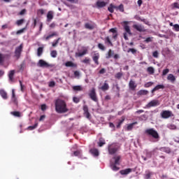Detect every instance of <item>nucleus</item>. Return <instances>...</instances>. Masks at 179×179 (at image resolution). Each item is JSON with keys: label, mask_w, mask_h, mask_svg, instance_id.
Returning a JSON list of instances; mask_svg holds the SVG:
<instances>
[{"label": "nucleus", "mask_w": 179, "mask_h": 179, "mask_svg": "<svg viewBox=\"0 0 179 179\" xmlns=\"http://www.w3.org/2000/svg\"><path fill=\"white\" fill-rule=\"evenodd\" d=\"M115 78L116 79H121V78H122V73H120V72L117 73L115 74Z\"/></svg>", "instance_id": "nucleus-50"}, {"label": "nucleus", "mask_w": 179, "mask_h": 179, "mask_svg": "<svg viewBox=\"0 0 179 179\" xmlns=\"http://www.w3.org/2000/svg\"><path fill=\"white\" fill-rule=\"evenodd\" d=\"M125 121V117H122V120H119L118 124L116 126V128L119 129L121 128V125H122V123Z\"/></svg>", "instance_id": "nucleus-31"}, {"label": "nucleus", "mask_w": 179, "mask_h": 179, "mask_svg": "<svg viewBox=\"0 0 179 179\" xmlns=\"http://www.w3.org/2000/svg\"><path fill=\"white\" fill-rule=\"evenodd\" d=\"M73 101L74 103H76V104H78V103H79V101H80V98L74 96V97L73 98Z\"/></svg>", "instance_id": "nucleus-53"}, {"label": "nucleus", "mask_w": 179, "mask_h": 179, "mask_svg": "<svg viewBox=\"0 0 179 179\" xmlns=\"http://www.w3.org/2000/svg\"><path fill=\"white\" fill-rule=\"evenodd\" d=\"M85 29H87L88 30H93V29H94V24H92L90 23H85Z\"/></svg>", "instance_id": "nucleus-26"}, {"label": "nucleus", "mask_w": 179, "mask_h": 179, "mask_svg": "<svg viewBox=\"0 0 179 179\" xmlns=\"http://www.w3.org/2000/svg\"><path fill=\"white\" fill-rule=\"evenodd\" d=\"M109 33L117 34V28H112L109 29Z\"/></svg>", "instance_id": "nucleus-60"}, {"label": "nucleus", "mask_w": 179, "mask_h": 179, "mask_svg": "<svg viewBox=\"0 0 179 179\" xmlns=\"http://www.w3.org/2000/svg\"><path fill=\"white\" fill-rule=\"evenodd\" d=\"M6 57V55H3L2 53H0V64H3L5 62V57Z\"/></svg>", "instance_id": "nucleus-40"}, {"label": "nucleus", "mask_w": 179, "mask_h": 179, "mask_svg": "<svg viewBox=\"0 0 179 179\" xmlns=\"http://www.w3.org/2000/svg\"><path fill=\"white\" fill-rule=\"evenodd\" d=\"M89 96L92 100V101H94L95 103H97L99 101V99L97 98V94L96 93V90L94 88H92V90L89 93Z\"/></svg>", "instance_id": "nucleus-7"}, {"label": "nucleus", "mask_w": 179, "mask_h": 179, "mask_svg": "<svg viewBox=\"0 0 179 179\" xmlns=\"http://www.w3.org/2000/svg\"><path fill=\"white\" fill-rule=\"evenodd\" d=\"M116 9L120 10V12H124V5L120 4V6H116Z\"/></svg>", "instance_id": "nucleus-49"}, {"label": "nucleus", "mask_w": 179, "mask_h": 179, "mask_svg": "<svg viewBox=\"0 0 179 179\" xmlns=\"http://www.w3.org/2000/svg\"><path fill=\"white\" fill-rule=\"evenodd\" d=\"M147 72H148L150 75H153V73H155V69L152 66H150L147 69Z\"/></svg>", "instance_id": "nucleus-38"}, {"label": "nucleus", "mask_w": 179, "mask_h": 179, "mask_svg": "<svg viewBox=\"0 0 179 179\" xmlns=\"http://www.w3.org/2000/svg\"><path fill=\"white\" fill-rule=\"evenodd\" d=\"M101 89L103 92H106V90H108V89H110V86H108V84H107V83H104L103 85L101 87Z\"/></svg>", "instance_id": "nucleus-33"}, {"label": "nucleus", "mask_w": 179, "mask_h": 179, "mask_svg": "<svg viewBox=\"0 0 179 179\" xmlns=\"http://www.w3.org/2000/svg\"><path fill=\"white\" fill-rule=\"evenodd\" d=\"M171 6L172 9H179V3L177 2L172 3Z\"/></svg>", "instance_id": "nucleus-47"}, {"label": "nucleus", "mask_w": 179, "mask_h": 179, "mask_svg": "<svg viewBox=\"0 0 179 179\" xmlns=\"http://www.w3.org/2000/svg\"><path fill=\"white\" fill-rule=\"evenodd\" d=\"M37 15H44V10L43 9H38L37 10Z\"/></svg>", "instance_id": "nucleus-54"}, {"label": "nucleus", "mask_w": 179, "mask_h": 179, "mask_svg": "<svg viewBox=\"0 0 179 179\" xmlns=\"http://www.w3.org/2000/svg\"><path fill=\"white\" fill-rule=\"evenodd\" d=\"M24 23V19L18 20L16 22V24L17 26H21V24H23Z\"/></svg>", "instance_id": "nucleus-48"}, {"label": "nucleus", "mask_w": 179, "mask_h": 179, "mask_svg": "<svg viewBox=\"0 0 179 179\" xmlns=\"http://www.w3.org/2000/svg\"><path fill=\"white\" fill-rule=\"evenodd\" d=\"M22 51H23V44H20V45L15 48V57H16L17 59H19V58H20V55H22Z\"/></svg>", "instance_id": "nucleus-9"}, {"label": "nucleus", "mask_w": 179, "mask_h": 179, "mask_svg": "<svg viewBox=\"0 0 179 179\" xmlns=\"http://www.w3.org/2000/svg\"><path fill=\"white\" fill-rule=\"evenodd\" d=\"M38 66L41 68H50V65L43 59H40L38 63Z\"/></svg>", "instance_id": "nucleus-10"}, {"label": "nucleus", "mask_w": 179, "mask_h": 179, "mask_svg": "<svg viewBox=\"0 0 179 179\" xmlns=\"http://www.w3.org/2000/svg\"><path fill=\"white\" fill-rule=\"evenodd\" d=\"M11 101H13V103L15 104V106H16L17 107L18 102H17V99L16 97L11 98Z\"/></svg>", "instance_id": "nucleus-52"}, {"label": "nucleus", "mask_w": 179, "mask_h": 179, "mask_svg": "<svg viewBox=\"0 0 179 179\" xmlns=\"http://www.w3.org/2000/svg\"><path fill=\"white\" fill-rule=\"evenodd\" d=\"M134 29H135L136 30H137V31H145L146 30L145 29V27L142 26V25H138V24H134L133 25Z\"/></svg>", "instance_id": "nucleus-14"}, {"label": "nucleus", "mask_w": 179, "mask_h": 179, "mask_svg": "<svg viewBox=\"0 0 179 179\" xmlns=\"http://www.w3.org/2000/svg\"><path fill=\"white\" fill-rule=\"evenodd\" d=\"M0 95L4 100L8 99V93H6V91L4 90H0Z\"/></svg>", "instance_id": "nucleus-19"}, {"label": "nucleus", "mask_w": 179, "mask_h": 179, "mask_svg": "<svg viewBox=\"0 0 179 179\" xmlns=\"http://www.w3.org/2000/svg\"><path fill=\"white\" fill-rule=\"evenodd\" d=\"M112 170L113 171H118V170H120V168L117 167L115 164H112L111 166H110Z\"/></svg>", "instance_id": "nucleus-45"}, {"label": "nucleus", "mask_w": 179, "mask_h": 179, "mask_svg": "<svg viewBox=\"0 0 179 179\" xmlns=\"http://www.w3.org/2000/svg\"><path fill=\"white\" fill-rule=\"evenodd\" d=\"M113 159H115V164H120V160H121V157L120 155L114 157Z\"/></svg>", "instance_id": "nucleus-37"}, {"label": "nucleus", "mask_w": 179, "mask_h": 179, "mask_svg": "<svg viewBox=\"0 0 179 179\" xmlns=\"http://www.w3.org/2000/svg\"><path fill=\"white\" fill-rule=\"evenodd\" d=\"M55 110L57 113L60 114L62 113H66L68 109L66 108V103L62 99H57L55 101Z\"/></svg>", "instance_id": "nucleus-1"}, {"label": "nucleus", "mask_w": 179, "mask_h": 179, "mask_svg": "<svg viewBox=\"0 0 179 179\" xmlns=\"http://www.w3.org/2000/svg\"><path fill=\"white\" fill-rule=\"evenodd\" d=\"M146 157H147L148 159L152 158V152H146Z\"/></svg>", "instance_id": "nucleus-63"}, {"label": "nucleus", "mask_w": 179, "mask_h": 179, "mask_svg": "<svg viewBox=\"0 0 179 179\" xmlns=\"http://www.w3.org/2000/svg\"><path fill=\"white\" fill-rule=\"evenodd\" d=\"M105 43L106 44H109V45H110V47H113L114 45L113 44V42H111V39H110V36H106L105 38Z\"/></svg>", "instance_id": "nucleus-30"}, {"label": "nucleus", "mask_w": 179, "mask_h": 179, "mask_svg": "<svg viewBox=\"0 0 179 179\" xmlns=\"http://www.w3.org/2000/svg\"><path fill=\"white\" fill-rule=\"evenodd\" d=\"M13 76H15V70H11L8 73V79L10 82H13Z\"/></svg>", "instance_id": "nucleus-23"}, {"label": "nucleus", "mask_w": 179, "mask_h": 179, "mask_svg": "<svg viewBox=\"0 0 179 179\" xmlns=\"http://www.w3.org/2000/svg\"><path fill=\"white\" fill-rule=\"evenodd\" d=\"M160 151H161V152H165L166 153H170V152H171V151L170 150V148H167V147L161 148H160Z\"/></svg>", "instance_id": "nucleus-35"}, {"label": "nucleus", "mask_w": 179, "mask_h": 179, "mask_svg": "<svg viewBox=\"0 0 179 179\" xmlns=\"http://www.w3.org/2000/svg\"><path fill=\"white\" fill-rule=\"evenodd\" d=\"M55 86V82L54 81H50L49 83V87H54Z\"/></svg>", "instance_id": "nucleus-64"}, {"label": "nucleus", "mask_w": 179, "mask_h": 179, "mask_svg": "<svg viewBox=\"0 0 179 179\" xmlns=\"http://www.w3.org/2000/svg\"><path fill=\"white\" fill-rule=\"evenodd\" d=\"M100 58V54L95 53L94 56L92 57V59L96 65H99V59Z\"/></svg>", "instance_id": "nucleus-16"}, {"label": "nucleus", "mask_w": 179, "mask_h": 179, "mask_svg": "<svg viewBox=\"0 0 179 179\" xmlns=\"http://www.w3.org/2000/svg\"><path fill=\"white\" fill-rule=\"evenodd\" d=\"M58 36V33L55 31V32H52V34H49L48 36H44L43 37V40H45V41H48V40L50 38H52V37H55Z\"/></svg>", "instance_id": "nucleus-12"}, {"label": "nucleus", "mask_w": 179, "mask_h": 179, "mask_svg": "<svg viewBox=\"0 0 179 179\" xmlns=\"http://www.w3.org/2000/svg\"><path fill=\"white\" fill-rule=\"evenodd\" d=\"M80 150H76L73 152V154L72 155V156H80Z\"/></svg>", "instance_id": "nucleus-57"}, {"label": "nucleus", "mask_w": 179, "mask_h": 179, "mask_svg": "<svg viewBox=\"0 0 179 179\" xmlns=\"http://www.w3.org/2000/svg\"><path fill=\"white\" fill-rule=\"evenodd\" d=\"M73 90H74V92H82V90H83V89L82 88V86L80 85H76L73 87Z\"/></svg>", "instance_id": "nucleus-28"}, {"label": "nucleus", "mask_w": 179, "mask_h": 179, "mask_svg": "<svg viewBox=\"0 0 179 179\" xmlns=\"http://www.w3.org/2000/svg\"><path fill=\"white\" fill-rule=\"evenodd\" d=\"M117 6H114V4L110 3L109 7L108 8V10L110 13H114V9H116Z\"/></svg>", "instance_id": "nucleus-25"}, {"label": "nucleus", "mask_w": 179, "mask_h": 179, "mask_svg": "<svg viewBox=\"0 0 179 179\" xmlns=\"http://www.w3.org/2000/svg\"><path fill=\"white\" fill-rule=\"evenodd\" d=\"M83 111L85 117H86L87 120H91L92 117H90V113H89V108L87 107V106L85 105L83 106Z\"/></svg>", "instance_id": "nucleus-11"}, {"label": "nucleus", "mask_w": 179, "mask_h": 179, "mask_svg": "<svg viewBox=\"0 0 179 179\" xmlns=\"http://www.w3.org/2000/svg\"><path fill=\"white\" fill-rule=\"evenodd\" d=\"M98 145H99V148H101L103 145H106V141L103 140V138H99Z\"/></svg>", "instance_id": "nucleus-34"}, {"label": "nucleus", "mask_w": 179, "mask_h": 179, "mask_svg": "<svg viewBox=\"0 0 179 179\" xmlns=\"http://www.w3.org/2000/svg\"><path fill=\"white\" fill-rule=\"evenodd\" d=\"M160 89H164V85H157V86L155 87L151 91L152 93H155V92L157 90H160Z\"/></svg>", "instance_id": "nucleus-21"}, {"label": "nucleus", "mask_w": 179, "mask_h": 179, "mask_svg": "<svg viewBox=\"0 0 179 179\" xmlns=\"http://www.w3.org/2000/svg\"><path fill=\"white\" fill-rule=\"evenodd\" d=\"M129 173H132V169H131V168H128V169H124V170H121L120 171V173L122 176H127V174H129Z\"/></svg>", "instance_id": "nucleus-15"}, {"label": "nucleus", "mask_w": 179, "mask_h": 179, "mask_svg": "<svg viewBox=\"0 0 179 179\" xmlns=\"http://www.w3.org/2000/svg\"><path fill=\"white\" fill-rule=\"evenodd\" d=\"M152 56L154 58H159V52H157V50L153 52Z\"/></svg>", "instance_id": "nucleus-58"}, {"label": "nucleus", "mask_w": 179, "mask_h": 179, "mask_svg": "<svg viewBox=\"0 0 179 179\" xmlns=\"http://www.w3.org/2000/svg\"><path fill=\"white\" fill-rule=\"evenodd\" d=\"M83 62V64H90V59L85 57Z\"/></svg>", "instance_id": "nucleus-59"}, {"label": "nucleus", "mask_w": 179, "mask_h": 179, "mask_svg": "<svg viewBox=\"0 0 179 179\" xmlns=\"http://www.w3.org/2000/svg\"><path fill=\"white\" fill-rule=\"evenodd\" d=\"M137 124H138V122H134L133 123L128 124L127 128V131H132V129L134 128V125H136Z\"/></svg>", "instance_id": "nucleus-27"}, {"label": "nucleus", "mask_w": 179, "mask_h": 179, "mask_svg": "<svg viewBox=\"0 0 179 179\" xmlns=\"http://www.w3.org/2000/svg\"><path fill=\"white\" fill-rule=\"evenodd\" d=\"M24 30H26V28H22L17 31V34H22V33H24Z\"/></svg>", "instance_id": "nucleus-61"}, {"label": "nucleus", "mask_w": 179, "mask_h": 179, "mask_svg": "<svg viewBox=\"0 0 179 179\" xmlns=\"http://www.w3.org/2000/svg\"><path fill=\"white\" fill-rule=\"evenodd\" d=\"M98 48L101 50V51H106V46L103 43H99Z\"/></svg>", "instance_id": "nucleus-43"}, {"label": "nucleus", "mask_w": 179, "mask_h": 179, "mask_svg": "<svg viewBox=\"0 0 179 179\" xmlns=\"http://www.w3.org/2000/svg\"><path fill=\"white\" fill-rule=\"evenodd\" d=\"M90 152L92 154L93 156L97 157L99 156V150L97 148H92L90 150Z\"/></svg>", "instance_id": "nucleus-22"}, {"label": "nucleus", "mask_w": 179, "mask_h": 179, "mask_svg": "<svg viewBox=\"0 0 179 179\" xmlns=\"http://www.w3.org/2000/svg\"><path fill=\"white\" fill-rule=\"evenodd\" d=\"M151 176H152V172H150L149 171H146L144 178L145 179H150Z\"/></svg>", "instance_id": "nucleus-36"}, {"label": "nucleus", "mask_w": 179, "mask_h": 179, "mask_svg": "<svg viewBox=\"0 0 179 179\" xmlns=\"http://www.w3.org/2000/svg\"><path fill=\"white\" fill-rule=\"evenodd\" d=\"M127 52H131V54H136V49L129 48L127 50Z\"/></svg>", "instance_id": "nucleus-56"}, {"label": "nucleus", "mask_w": 179, "mask_h": 179, "mask_svg": "<svg viewBox=\"0 0 179 179\" xmlns=\"http://www.w3.org/2000/svg\"><path fill=\"white\" fill-rule=\"evenodd\" d=\"M108 4V0H98L96 2V6L98 9H101V8H106Z\"/></svg>", "instance_id": "nucleus-5"}, {"label": "nucleus", "mask_w": 179, "mask_h": 179, "mask_svg": "<svg viewBox=\"0 0 179 179\" xmlns=\"http://www.w3.org/2000/svg\"><path fill=\"white\" fill-rule=\"evenodd\" d=\"M124 25L123 27L124 29V31H126L123 34L124 38V40H128V36L127 35V34H129V36H131L132 32H131V29L129 28V26L128 25V22L124 21Z\"/></svg>", "instance_id": "nucleus-4"}, {"label": "nucleus", "mask_w": 179, "mask_h": 179, "mask_svg": "<svg viewBox=\"0 0 179 179\" xmlns=\"http://www.w3.org/2000/svg\"><path fill=\"white\" fill-rule=\"evenodd\" d=\"M161 117L162 118H164V120H167V118H170V117H174V114H173L171 110H162Z\"/></svg>", "instance_id": "nucleus-6"}, {"label": "nucleus", "mask_w": 179, "mask_h": 179, "mask_svg": "<svg viewBox=\"0 0 179 179\" xmlns=\"http://www.w3.org/2000/svg\"><path fill=\"white\" fill-rule=\"evenodd\" d=\"M38 126V122H36V123L34 124V125H33V126H29V127H28V129H29V131H33V129H36Z\"/></svg>", "instance_id": "nucleus-44"}, {"label": "nucleus", "mask_w": 179, "mask_h": 179, "mask_svg": "<svg viewBox=\"0 0 179 179\" xmlns=\"http://www.w3.org/2000/svg\"><path fill=\"white\" fill-rule=\"evenodd\" d=\"M145 134L148 135V136H152L154 139H160V136L159 135V133H157V131L155 130V129H147L145 131Z\"/></svg>", "instance_id": "nucleus-3"}, {"label": "nucleus", "mask_w": 179, "mask_h": 179, "mask_svg": "<svg viewBox=\"0 0 179 179\" xmlns=\"http://www.w3.org/2000/svg\"><path fill=\"white\" fill-rule=\"evenodd\" d=\"M44 51V48L39 47L37 50V55L38 57H41L43 55V52Z\"/></svg>", "instance_id": "nucleus-29"}, {"label": "nucleus", "mask_w": 179, "mask_h": 179, "mask_svg": "<svg viewBox=\"0 0 179 179\" xmlns=\"http://www.w3.org/2000/svg\"><path fill=\"white\" fill-rule=\"evenodd\" d=\"M54 19V12L48 11L47 14V22H51Z\"/></svg>", "instance_id": "nucleus-17"}, {"label": "nucleus", "mask_w": 179, "mask_h": 179, "mask_svg": "<svg viewBox=\"0 0 179 179\" xmlns=\"http://www.w3.org/2000/svg\"><path fill=\"white\" fill-rule=\"evenodd\" d=\"M169 72H170V69H164L162 71V76H166V75H167Z\"/></svg>", "instance_id": "nucleus-51"}, {"label": "nucleus", "mask_w": 179, "mask_h": 179, "mask_svg": "<svg viewBox=\"0 0 179 179\" xmlns=\"http://www.w3.org/2000/svg\"><path fill=\"white\" fill-rule=\"evenodd\" d=\"M137 94L138 96H146V95L149 94V91H148L146 90H141L138 92Z\"/></svg>", "instance_id": "nucleus-20"}, {"label": "nucleus", "mask_w": 179, "mask_h": 179, "mask_svg": "<svg viewBox=\"0 0 179 179\" xmlns=\"http://www.w3.org/2000/svg\"><path fill=\"white\" fill-rule=\"evenodd\" d=\"M113 55H114V51H113L111 49H110L108 52V55L106 56L107 59H108L109 58H111V57H113Z\"/></svg>", "instance_id": "nucleus-39"}, {"label": "nucleus", "mask_w": 179, "mask_h": 179, "mask_svg": "<svg viewBox=\"0 0 179 179\" xmlns=\"http://www.w3.org/2000/svg\"><path fill=\"white\" fill-rule=\"evenodd\" d=\"M157 106H160V101L153 99L145 106V108H151V107H157Z\"/></svg>", "instance_id": "nucleus-8"}, {"label": "nucleus", "mask_w": 179, "mask_h": 179, "mask_svg": "<svg viewBox=\"0 0 179 179\" xmlns=\"http://www.w3.org/2000/svg\"><path fill=\"white\" fill-rule=\"evenodd\" d=\"M167 80H169L171 83H174V82H176V76L173 74H169L167 76Z\"/></svg>", "instance_id": "nucleus-24"}, {"label": "nucleus", "mask_w": 179, "mask_h": 179, "mask_svg": "<svg viewBox=\"0 0 179 179\" xmlns=\"http://www.w3.org/2000/svg\"><path fill=\"white\" fill-rule=\"evenodd\" d=\"M152 85H154L153 82H148L144 85V87H150Z\"/></svg>", "instance_id": "nucleus-55"}, {"label": "nucleus", "mask_w": 179, "mask_h": 179, "mask_svg": "<svg viewBox=\"0 0 179 179\" xmlns=\"http://www.w3.org/2000/svg\"><path fill=\"white\" fill-rule=\"evenodd\" d=\"M65 66H66L67 68H76L78 65L71 61H69L65 63Z\"/></svg>", "instance_id": "nucleus-18"}, {"label": "nucleus", "mask_w": 179, "mask_h": 179, "mask_svg": "<svg viewBox=\"0 0 179 179\" xmlns=\"http://www.w3.org/2000/svg\"><path fill=\"white\" fill-rule=\"evenodd\" d=\"M60 40H61V38H58L57 40L54 41V42L52 43V46L57 47V45H58V43H59Z\"/></svg>", "instance_id": "nucleus-46"}, {"label": "nucleus", "mask_w": 179, "mask_h": 179, "mask_svg": "<svg viewBox=\"0 0 179 179\" xmlns=\"http://www.w3.org/2000/svg\"><path fill=\"white\" fill-rule=\"evenodd\" d=\"M87 54V50H84L82 52L76 53V57H83V55H86Z\"/></svg>", "instance_id": "nucleus-32"}, {"label": "nucleus", "mask_w": 179, "mask_h": 179, "mask_svg": "<svg viewBox=\"0 0 179 179\" xmlns=\"http://www.w3.org/2000/svg\"><path fill=\"white\" fill-rule=\"evenodd\" d=\"M137 85L135 83V81L131 80L129 83V90H135V89H136L137 87Z\"/></svg>", "instance_id": "nucleus-13"}, {"label": "nucleus", "mask_w": 179, "mask_h": 179, "mask_svg": "<svg viewBox=\"0 0 179 179\" xmlns=\"http://www.w3.org/2000/svg\"><path fill=\"white\" fill-rule=\"evenodd\" d=\"M57 55H58L57 50H52L50 52V57H52V58H57Z\"/></svg>", "instance_id": "nucleus-41"}, {"label": "nucleus", "mask_w": 179, "mask_h": 179, "mask_svg": "<svg viewBox=\"0 0 179 179\" xmlns=\"http://www.w3.org/2000/svg\"><path fill=\"white\" fill-rule=\"evenodd\" d=\"M175 31H179V24H176L173 25Z\"/></svg>", "instance_id": "nucleus-62"}, {"label": "nucleus", "mask_w": 179, "mask_h": 179, "mask_svg": "<svg viewBox=\"0 0 179 179\" xmlns=\"http://www.w3.org/2000/svg\"><path fill=\"white\" fill-rule=\"evenodd\" d=\"M11 115H14V117H21L20 112L19 111H13L10 112Z\"/></svg>", "instance_id": "nucleus-42"}, {"label": "nucleus", "mask_w": 179, "mask_h": 179, "mask_svg": "<svg viewBox=\"0 0 179 179\" xmlns=\"http://www.w3.org/2000/svg\"><path fill=\"white\" fill-rule=\"evenodd\" d=\"M121 145L118 143H113L108 146V151L109 155H115L120 150Z\"/></svg>", "instance_id": "nucleus-2"}]
</instances>
